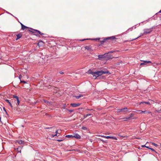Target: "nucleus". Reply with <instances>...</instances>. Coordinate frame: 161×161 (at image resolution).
<instances>
[{"instance_id":"1","label":"nucleus","mask_w":161,"mask_h":161,"mask_svg":"<svg viewBox=\"0 0 161 161\" xmlns=\"http://www.w3.org/2000/svg\"><path fill=\"white\" fill-rule=\"evenodd\" d=\"M92 75L95 77V79H96L97 77L104 74H110L109 72L108 71H104L103 70L98 71L95 72L94 73H92Z\"/></svg>"},{"instance_id":"2","label":"nucleus","mask_w":161,"mask_h":161,"mask_svg":"<svg viewBox=\"0 0 161 161\" xmlns=\"http://www.w3.org/2000/svg\"><path fill=\"white\" fill-rule=\"evenodd\" d=\"M30 29L33 30V31H31L30 30H28L29 32H31L32 34H33L34 35H35L36 36H39V34L41 35H45V34H44L41 32L40 31L35 29H33L32 28H30Z\"/></svg>"},{"instance_id":"3","label":"nucleus","mask_w":161,"mask_h":161,"mask_svg":"<svg viewBox=\"0 0 161 161\" xmlns=\"http://www.w3.org/2000/svg\"><path fill=\"white\" fill-rule=\"evenodd\" d=\"M115 39V38L114 36L107 37L102 39L100 40V42L101 44H103L104 42H106L108 40H114Z\"/></svg>"},{"instance_id":"4","label":"nucleus","mask_w":161,"mask_h":161,"mask_svg":"<svg viewBox=\"0 0 161 161\" xmlns=\"http://www.w3.org/2000/svg\"><path fill=\"white\" fill-rule=\"evenodd\" d=\"M153 28H150V29H145L143 30L144 31V33L143 34H142L141 35H140V36H138L135 39H133L132 40H135L138 37L141 36H143L144 35H147V34L150 33L153 30Z\"/></svg>"},{"instance_id":"5","label":"nucleus","mask_w":161,"mask_h":161,"mask_svg":"<svg viewBox=\"0 0 161 161\" xmlns=\"http://www.w3.org/2000/svg\"><path fill=\"white\" fill-rule=\"evenodd\" d=\"M127 108L125 107L123 108L117 109H116V112L117 113H119L120 112H126L127 111Z\"/></svg>"},{"instance_id":"6","label":"nucleus","mask_w":161,"mask_h":161,"mask_svg":"<svg viewBox=\"0 0 161 161\" xmlns=\"http://www.w3.org/2000/svg\"><path fill=\"white\" fill-rule=\"evenodd\" d=\"M84 47L87 50L90 52H92L93 51L92 47L90 46H86Z\"/></svg>"},{"instance_id":"7","label":"nucleus","mask_w":161,"mask_h":161,"mask_svg":"<svg viewBox=\"0 0 161 161\" xmlns=\"http://www.w3.org/2000/svg\"><path fill=\"white\" fill-rule=\"evenodd\" d=\"M143 62L140 64V65H146L147 64L152 63V62L149 61H143Z\"/></svg>"},{"instance_id":"8","label":"nucleus","mask_w":161,"mask_h":161,"mask_svg":"<svg viewBox=\"0 0 161 161\" xmlns=\"http://www.w3.org/2000/svg\"><path fill=\"white\" fill-rule=\"evenodd\" d=\"M137 112L138 114H141L142 113H144L145 114H147L151 113V112H147L146 111H142V110H137Z\"/></svg>"},{"instance_id":"9","label":"nucleus","mask_w":161,"mask_h":161,"mask_svg":"<svg viewBox=\"0 0 161 161\" xmlns=\"http://www.w3.org/2000/svg\"><path fill=\"white\" fill-rule=\"evenodd\" d=\"M80 105V103H71V105L73 107H76L79 106Z\"/></svg>"},{"instance_id":"10","label":"nucleus","mask_w":161,"mask_h":161,"mask_svg":"<svg viewBox=\"0 0 161 161\" xmlns=\"http://www.w3.org/2000/svg\"><path fill=\"white\" fill-rule=\"evenodd\" d=\"M13 97L16 99V100L17 101V103L18 105H19L20 103V101L18 97L15 95H14Z\"/></svg>"},{"instance_id":"11","label":"nucleus","mask_w":161,"mask_h":161,"mask_svg":"<svg viewBox=\"0 0 161 161\" xmlns=\"http://www.w3.org/2000/svg\"><path fill=\"white\" fill-rule=\"evenodd\" d=\"M73 137H74L77 139H80V135L77 134H74L73 136Z\"/></svg>"},{"instance_id":"12","label":"nucleus","mask_w":161,"mask_h":161,"mask_svg":"<svg viewBox=\"0 0 161 161\" xmlns=\"http://www.w3.org/2000/svg\"><path fill=\"white\" fill-rule=\"evenodd\" d=\"M22 36V35L20 33H19L16 35V38L15 40H17L18 39L21 38Z\"/></svg>"},{"instance_id":"13","label":"nucleus","mask_w":161,"mask_h":161,"mask_svg":"<svg viewBox=\"0 0 161 161\" xmlns=\"http://www.w3.org/2000/svg\"><path fill=\"white\" fill-rule=\"evenodd\" d=\"M88 39H86V40H88ZM90 39V40H95V41H99L100 39V38H94V39ZM86 39H83L82 40H81V41H84L85 40H86Z\"/></svg>"},{"instance_id":"14","label":"nucleus","mask_w":161,"mask_h":161,"mask_svg":"<svg viewBox=\"0 0 161 161\" xmlns=\"http://www.w3.org/2000/svg\"><path fill=\"white\" fill-rule=\"evenodd\" d=\"M17 142L19 144H24L25 143V142L24 141H22L21 140H19L17 141Z\"/></svg>"},{"instance_id":"15","label":"nucleus","mask_w":161,"mask_h":161,"mask_svg":"<svg viewBox=\"0 0 161 161\" xmlns=\"http://www.w3.org/2000/svg\"><path fill=\"white\" fill-rule=\"evenodd\" d=\"M5 101L9 104V105L12 108H13V106H12L11 103L10 102L9 100H8V99H6V100H5Z\"/></svg>"},{"instance_id":"16","label":"nucleus","mask_w":161,"mask_h":161,"mask_svg":"<svg viewBox=\"0 0 161 161\" xmlns=\"http://www.w3.org/2000/svg\"><path fill=\"white\" fill-rule=\"evenodd\" d=\"M134 114H132V113H131L130 114V116L129 117H127V118H126V119H130V118L132 117L133 116Z\"/></svg>"},{"instance_id":"17","label":"nucleus","mask_w":161,"mask_h":161,"mask_svg":"<svg viewBox=\"0 0 161 161\" xmlns=\"http://www.w3.org/2000/svg\"><path fill=\"white\" fill-rule=\"evenodd\" d=\"M26 28H30L27 27L25 25H22V27H21V29L23 30H24Z\"/></svg>"},{"instance_id":"18","label":"nucleus","mask_w":161,"mask_h":161,"mask_svg":"<svg viewBox=\"0 0 161 161\" xmlns=\"http://www.w3.org/2000/svg\"><path fill=\"white\" fill-rule=\"evenodd\" d=\"M144 103L147 104L148 105L150 104V102H141L140 103V104H144Z\"/></svg>"},{"instance_id":"19","label":"nucleus","mask_w":161,"mask_h":161,"mask_svg":"<svg viewBox=\"0 0 161 161\" xmlns=\"http://www.w3.org/2000/svg\"><path fill=\"white\" fill-rule=\"evenodd\" d=\"M95 72H92L91 69H89L88 71V73L89 74H91L92 75V73H94Z\"/></svg>"},{"instance_id":"20","label":"nucleus","mask_w":161,"mask_h":161,"mask_svg":"<svg viewBox=\"0 0 161 161\" xmlns=\"http://www.w3.org/2000/svg\"><path fill=\"white\" fill-rule=\"evenodd\" d=\"M103 56H104V55H98V59H99L100 60L101 58H104Z\"/></svg>"},{"instance_id":"21","label":"nucleus","mask_w":161,"mask_h":161,"mask_svg":"<svg viewBox=\"0 0 161 161\" xmlns=\"http://www.w3.org/2000/svg\"><path fill=\"white\" fill-rule=\"evenodd\" d=\"M66 137L69 138V137H72L73 138V135H66L65 136Z\"/></svg>"},{"instance_id":"22","label":"nucleus","mask_w":161,"mask_h":161,"mask_svg":"<svg viewBox=\"0 0 161 161\" xmlns=\"http://www.w3.org/2000/svg\"><path fill=\"white\" fill-rule=\"evenodd\" d=\"M91 115V114H86L85 115H84V118H86L88 116H90V115Z\"/></svg>"},{"instance_id":"23","label":"nucleus","mask_w":161,"mask_h":161,"mask_svg":"<svg viewBox=\"0 0 161 161\" xmlns=\"http://www.w3.org/2000/svg\"><path fill=\"white\" fill-rule=\"evenodd\" d=\"M110 137H111L110 139H114L115 140H117V139L116 137H115L114 136H111Z\"/></svg>"},{"instance_id":"24","label":"nucleus","mask_w":161,"mask_h":161,"mask_svg":"<svg viewBox=\"0 0 161 161\" xmlns=\"http://www.w3.org/2000/svg\"><path fill=\"white\" fill-rule=\"evenodd\" d=\"M149 149H150L151 150L154 151V152H155L156 153H157L154 150V149L153 148H150V147H149Z\"/></svg>"},{"instance_id":"25","label":"nucleus","mask_w":161,"mask_h":161,"mask_svg":"<svg viewBox=\"0 0 161 161\" xmlns=\"http://www.w3.org/2000/svg\"><path fill=\"white\" fill-rule=\"evenodd\" d=\"M82 129L84 130H87V128L86 127L83 126L82 127Z\"/></svg>"},{"instance_id":"26","label":"nucleus","mask_w":161,"mask_h":161,"mask_svg":"<svg viewBox=\"0 0 161 161\" xmlns=\"http://www.w3.org/2000/svg\"><path fill=\"white\" fill-rule=\"evenodd\" d=\"M152 144L155 147H157L158 145L153 142H152Z\"/></svg>"},{"instance_id":"27","label":"nucleus","mask_w":161,"mask_h":161,"mask_svg":"<svg viewBox=\"0 0 161 161\" xmlns=\"http://www.w3.org/2000/svg\"><path fill=\"white\" fill-rule=\"evenodd\" d=\"M142 147H146L148 149H149V147L148 146H146L145 145H142Z\"/></svg>"},{"instance_id":"28","label":"nucleus","mask_w":161,"mask_h":161,"mask_svg":"<svg viewBox=\"0 0 161 161\" xmlns=\"http://www.w3.org/2000/svg\"><path fill=\"white\" fill-rule=\"evenodd\" d=\"M54 128H55V127H46L45 128L46 129H54Z\"/></svg>"},{"instance_id":"29","label":"nucleus","mask_w":161,"mask_h":161,"mask_svg":"<svg viewBox=\"0 0 161 161\" xmlns=\"http://www.w3.org/2000/svg\"><path fill=\"white\" fill-rule=\"evenodd\" d=\"M81 96H82L79 95L78 96H75V97L77 98V99H79V98Z\"/></svg>"},{"instance_id":"30","label":"nucleus","mask_w":161,"mask_h":161,"mask_svg":"<svg viewBox=\"0 0 161 161\" xmlns=\"http://www.w3.org/2000/svg\"><path fill=\"white\" fill-rule=\"evenodd\" d=\"M7 13L10 15H11L13 16V17H14L17 20H18V19L16 17H14L12 14H11L10 13H9L8 12H7Z\"/></svg>"},{"instance_id":"31","label":"nucleus","mask_w":161,"mask_h":161,"mask_svg":"<svg viewBox=\"0 0 161 161\" xmlns=\"http://www.w3.org/2000/svg\"><path fill=\"white\" fill-rule=\"evenodd\" d=\"M20 82H22V83H27V82L26 81H24V80H20Z\"/></svg>"},{"instance_id":"32","label":"nucleus","mask_w":161,"mask_h":161,"mask_svg":"<svg viewBox=\"0 0 161 161\" xmlns=\"http://www.w3.org/2000/svg\"><path fill=\"white\" fill-rule=\"evenodd\" d=\"M52 136L53 137H54V136H58L59 135H58V134H56L55 135H52Z\"/></svg>"},{"instance_id":"33","label":"nucleus","mask_w":161,"mask_h":161,"mask_svg":"<svg viewBox=\"0 0 161 161\" xmlns=\"http://www.w3.org/2000/svg\"><path fill=\"white\" fill-rule=\"evenodd\" d=\"M100 140L102 141L103 142H106V141H105L101 139H100Z\"/></svg>"},{"instance_id":"34","label":"nucleus","mask_w":161,"mask_h":161,"mask_svg":"<svg viewBox=\"0 0 161 161\" xmlns=\"http://www.w3.org/2000/svg\"><path fill=\"white\" fill-rule=\"evenodd\" d=\"M133 27H131V28H129V29H128V31H132V29H133Z\"/></svg>"},{"instance_id":"35","label":"nucleus","mask_w":161,"mask_h":161,"mask_svg":"<svg viewBox=\"0 0 161 161\" xmlns=\"http://www.w3.org/2000/svg\"><path fill=\"white\" fill-rule=\"evenodd\" d=\"M68 111H69V113H71L72 112H73V110L70 109V110H69Z\"/></svg>"},{"instance_id":"36","label":"nucleus","mask_w":161,"mask_h":161,"mask_svg":"<svg viewBox=\"0 0 161 161\" xmlns=\"http://www.w3.org/2000/svg\"><path fill=\"white\" fill-rule=\"evenodd\" d=\"M111 136H106V139H110Z\"/></svg>"},{"instance_id":"37","label":"nucleus","mask_w":161,"mask_h":161,"mask_svg":"<svg viewBox=\"0 0 161 161\" xmlns=\"http://www.w3.org/2000/svg\"><path fill=\"white\" fill-rule=\"evenodd\" d=\"M63 139H58L57 140V141L58 142H60L63 141Z\"/></svg>"},{"instance_id":"38","label":"nucleus","mask_w":161,"mask_h":161,"mask_svg":"<svg viewBox=\"0 0 161 161\" xmlns=\"http://www.w3.org/2000/svg\"><path fill=\"white\" fill-rule=\"evenodd\" d=\"M59 73H60V74L62 75L64 74V73L62 71H59Z\"/></svg>"},{"instance_id":"39","label":"nucleus","mask_w":161,"mask_h":161,"mask_svg":"<svg viewBox=\"0 0 161 161\" xmlns=\"http://www.w3.org/2000/svg\"><path fill=\"white\" fill-rule=\"evenodd\" d=\"M99 136H101L102 137H103V138H106V136H104V135Z\"/></svg>"},{"instance_id":"40","label":"nucleus","mask_w":161,"mask_h":161,"mask_svg":"<svg viewBox=\"0 0 161 161\" xmlns=\"http://www.w3.org/2000/svg\"><path fill=\"white\" fill-rule=\"evenodd\" d=\"M55 132L56 134H59L60 133L59 132H58V130H56Z\"/></svg>"},{"instance_id":"41","label":"nucleus","mask_w":161,"mask_h":161,"mask_svg":"<svg viewBox=\"0 0 161 161\" xmlns=\"http://www.w3.org/2000/svg\"><path fill=\"white\" fill-rule=\"evenodd\" d=\"M161 13V9L157 13H156V14H157L158 13Z\"/></svg>"},{"instance_id":"42","label":"nucleus","mask_w":161,"mask_h":161,"mask_svg":"<svg viewBox=\"0 0 161 161\" xmlns=\"http://www.w3.org/2000/svg\"><path fill=\"white\" fill-rule=\"evenodd\" d=\"M161 62H160V63H158L157 64V65H161Z\"/></svg>"},{"instance_id":"43","label":"nucleus","mask_w":161,"mask_h":161,"mask_svg":"<svg viewBox=\"0 0 161 161\" xmlns=\"http://www.w3.org/2000/svg\"><path fill=\"white\" fill-rule=\"evenodd\" d=\"M113 52V51H110L109 52H108L107 53H112Z\"/></svg>"},{"instance_id":"44","label":"nucleus","mask_w":161,"mask_h":161,"mask_svg":"<svg viewBox=\"0 0 161 161\" xmlns=\"http://www.w3.org/2000/svg\"><path fill=\"white\" fill-rule=\"evenodd\" d=\"M19 23H20V25H21V27H22V25H24L22 23H20V22H19Z\"/></svg>"},{"instance_id":"45","label":"nucleus","mask_w":161,"mask_h":161,"mask_svg":"<svg viewBox=\"0 0 161 161\" xmlns=\"http://www.w3.org/2000/svg\"><path fill=\"white\" fill-rule=\"evenodd\" d=\"M19 23H20V25H21V27H22V25H24L22 23H20V22H19Z\"/></svg>"},{"instance_id":"46","label":"nucleus","mask_w":161,"mask_h":161,"mask_svg":"<svg viewBox=\"0 0 161 161\" xmlns=\"http://www.w3.org/2000/svg\"><path fill=\"white\" fill-rule=\"evenodd\" d=\"M124 119H125L124 120V121H126L128 119H126V118H124Z\"/></svg>"},{"instance_id":"47","label":"nucleus","mask_w":161,"mask_h":161,"mask_svg":"<svg viewBox=\"0 0 161 161\" xmlns=\"http://www.w3.org/2000/svg\"><path fill=\"white\" fill-rule=\"evenodd\" d=\"M3 109L5 111H6V109H5V108L4 107L3 108Z\"/></svg>"},{"instance_id":"48","label":"nucleus","mask_w":161,"mask_h":161,"mask_svg":"<svg viewBox=\"0 0 161 161\" xmlns=\"http://www.w3.org/2000/svg\"><path fill=\"white\" fill-rule=\"evenodd\" d=\"M87 110H92V109H87Z\"/></svg>"},{"instance_id":"49","label":"nucleus","mask_w":161,"mask_h":161,"mask_svg":"<svg viewBox=\"0 0 161 161\" xmlns=\"http://www.w3.org/2000/svg\"><path fill=\"white\" fill-rule=\"evenodd\" d=\"M5 112L6 114L8 115V114H7L6 111H5Z\"/></svg>"},{"instance_id":"50","label":"nucleus","mask_w":161,"mask_h":161,"mask_svg":"<svg viewBox=\"0 0 161 161\" xmlns=\"http://www.w3.org/2000/svg\"><path fill=\"white\" fill-rule=\"evenodd\" d=\"M160 147H161V144H160Z\"/></svg>"}]
</instances>
